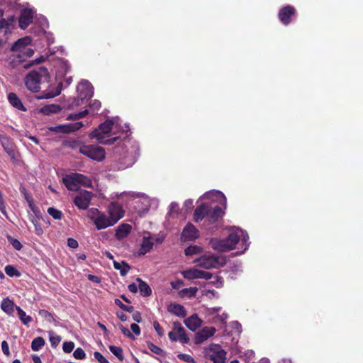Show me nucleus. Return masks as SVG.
<instances>
[{
	"label": "nucleus",
	"instance_id": "c85d7f7f",
	"mask_svg": "<svg viewBox=\"0 0 363 363\" xmlns=\"http://www.w3.org/2000/svg\"><path fill=\"white\" fill-rule=\"evenodd\" d=\"M30 40L28 37L20 38L12 45L11 50L13 52L21 51V49H25V47L30 43Z\"/></svg>",
	"mask_w": 363,
	"mask_h": 363
},
{
	"label": "nucleus",
	"instance_id": "dca6fc26",
	"mask_svg": "<svg viewBox=\"0 0 363 363\" xmlns=\"http://www.w3.org/2000/svg\"><path fill=\"white\" fill-rule=\"evenodd\" d=\"M33 19V13L31 9H23L21 13L19 20H18L19 27L23 30L26 29L29 26V25L32 23Z\"/></svg>",
	"mask_w": 363,
	"mask_h": 363
},
{
	"label": "nucleus",
	"instance_id": "4d7b16f0",
	"mask_svg": "<svg viewBox=\"0 0 363 363\" xmlns=\"http://www.w3.org/2000/svg\"><path fill=\"white\" fill-rule=\"evenodd\" d=\"M212 274L208 272L200 270L199 279H203L206 280L211 279L212 278Z\"/></svg>",
	"mask_w": 363,
	"mask_h": 363
},
{
	"label": "nucleus",
	"instance_id": "a211bd4d",
	"mask_svg": "<svg viewBox=\"0 0 363 363\" xmlns=\"http://www.w3.org/2000/svg\"><path fill=\"white\" fill-rule=\"evenodd\" d=\"M72 82V77H66L64 81L65 84L62 82H60L58 84L56 89L54 91L49 92V93H43V95L40 96V98L41 99H50V98L57 96L60 94L63 86H65V87H67L68 86H69L71 84Z\"/></svg>",
	"mask_w": 363,
	"mask_h": 363
},
{
	"label": "nucleus",
	"instance_id": "cd10ccee",
	"mask_svg": "<svg viewBox=\"0 0 363 363\" xmlns=\"http://www.w3.org/2000/svg\"><path fill=\"white\" fill-rule=\"evenodd\" d=\"M136 281L138 282V289L142 296L147 297L152 294V289L150 286L140 278H137Z\"/></svg>",
	"mask_w": 363,
	"mask_h": 363
},
{
	"label": "nucleus",
	"instance_id": "c03bdc74",
	"mask_svg": "<svg viewBox=\"0 0 363 363\" xmlns=\"http://www.w3.org/2000/svg\"><path fill=\"white\" fill-rule=\"evenodd\" d=\"M33 54V50L31 48H27L26 52L23 54H18L16 56V58L14 60L18 62H23L25 60L24 57H30Z\"/></svg>",
	"mask_w": 363,
	"mask_h": 363
},
{
	"label": "nucleus",
	"instance_id": "a878e982",
	"mask_svg": "<svg viewBox=\"0 0 363 363\" xmlns=\"http://www.w3.org/2000/svg\"><path fill=\"white\" fill-rule=\"evenodd\" d=\"M8 100H9V103L11 104V105L12 106H13L14 108H16L20 111H26V108L23 105L21 100L19 99V97L15 93H13V92L9 93L8 94Z\"/></svg>",
	"mask_w": 363,
	"mask_h": 363
},
{
	"label": "nucleus",
	"instance_id": "473e14b6",
	"mask_svg": "<svg viewBox=\"0 0 363 363\" xmlns=\"http://www.w3.org/2000/svg\"><path fill=\"white\" fill-rule=\"evenodd\" d=\"M200 270L197 269H190L182 272L183 277L186 279H199Z\"/></svg>",
	"mask_w": 363,
	"mask_h": 363
},
{
	"label": "nucleus",
	"instance_id": "9d476101",
	"mask_svg": "<svg viewBox=\"0 0 363 363\" xmlns=\"http://www.w3.org/2000/svg\"><path fill=\"white\" fill-rule=\"evenodd\" d=\"M77 91L79 92V96L77 104L79 105V101L83 99H89L94 95L93 86L90 82L84 80L82 81L77 86Z\"/></svg>",
	"mask_w": 363,
	"mask_h": 363
},
{
	"label": "nucleus",
	"instance_id": "7ed1b4c3",
	"mask_svg": "<svg viewBox=\"0 0 363 363\" xmlns=\"http://www.w3.org/2000/svg\"><path fill=\"white\" fill-rule=\"evenodd\" d=\"M62 181L67 189L70 191H77L79 184L89 186L91 184V181L88 177L78 173L66 175Z\"/></svg>",
	"mask_w": 363,
	"mask_h": 363
},
{
	"label": "nucleus",
	"instance_id": "ddd939ff",
	"mask_svg": "<svg viewBox=\"0 0 363 363\" xmlns=\"http://www.w3.org/2000/svg\"><path fill=\"white\" fill-rule=\"evenodd\" d=\"M205 358L213 363H224L226 359V352L224 350H214L209 348L205 352Z\"/></svg>",
	"mask_w": 363,
	"mask_h": 363
},
{
	"label": "nucleus",
	"instance_id": "052dcab7",
	"mask_svg": "<svg viewBox=\"0 0 363 363\" xmlns=\"http://www.w3.org/2000/svg\"><path fill=\"white\" fill-rule=\"evenodd\" d=\"M32 223H33V225L35 226L36 233L38 235L43 234V230L42 228L40 227V225L38 223V221L35 220V219H32Z\"/></svg>",
	"mask_w": 363,
	"mask_h": 363
},
{
	"label": "nucleus",
	"instance_id": "b1692460",
	"mask_svg": "<svg viewBox=\"0 0 363 363\" xmlns=\"http://www.w3.org/2000/svg\"><path fill=\"white\" fill-rule=\"evenodd\" d=\"M186 326L191 331H196L200 326L201 321L197 314H193L184 320Z\"/></svg>",
	"mask_w": 363,
	"mask_h": 363
},
{
	"label": "nucleus",
	"instance_id": "69168bd1",
	"mask_svg": "<svg viewBox=\"0 0 363 363\" xmlns=\"http://www.w3.org/2000/svg\"><path fill=\"white\" fill-rule=\"evenodd\" d=\"M133 319L137 323H141L143 320L141 313L139 311H135L133 314Z\"/></svg>",
	"mask_w": 363,
	"mask_h": 363
},
{
	"label": "nucleus",
	"instance_id": "9b49d317",
	"mask_svg": "<svg viewBox=\"0 0 363 363\" xmlns=\"http://www.w3.org/2000/svg\"><path fill=\"white\" fill-rule=\"evenodd\" d=\"M199 237V230L192 223H188L182 230L181 240L182 242L194 241Z\"/></svg>",
	"mask_w": 363,
	"mask_h": 363
},
{
	"label": "nucleus",
	"instance_id": "7c9ffc66",
	"mask_svg": "<svg viewBox=\"0 0 363 363\" xmlns=\"http://www.w3.org/2000/svg\"><path fill=\"white\" fill-rule=\"evenodd\" d=\"M14 303L9 298H4L1 303V308L7 314H11L13 312Z\"/></svg>",
	"mask_w": 363,
	"mask_h": 363
},
{
	"label": "nucleus",
	"instance_id": "8fccbe9b",
	"mask_svg": "<svg viewBox=\"0 0 363 363\" xmlns=\"http://www.w3.org/2000/svg\"><path fill=\"white\" fill-rule=\"evenodd\" d=\"M0 211L2 213L4 216L8 218L7 212L6 210V203L3 199V194L0 191Z\"/></svg>",
	"mask_w": 363,
	"mask_h": 363
},
{
	"label": "nucleus",
	"instance_id": "3c124183",
	"mask_svg": "<svg viewBox=\"0 0 363 363\" xmlns=\"http://www.w3.org/2000/svg\"><path fill=\"white\" fill-rule=\"evenodd\" d=\"M61 341V337L59 335H50V342L52 347H56Z\"/></svg>",
	"mask_w": 363,
	"mask_h": 363
},
{
	"label": "nucleus",
	"instance_id": "c9c22d12",
	"mask_svg": "<svg viewBox=\"0 0 363 363\" xmlns=\"http://www.w3.org/2000/svg\"><path fill=\"white\" fill-rule=\"evenodd\" d=\"M110 351L120 361H123L124 357L123 354V349L121 347L110 345Z\"/></svg>",
	"mask_w": 363,
	"mask_h": 363
},
{
	"label": "nucleus",
	"instance_id": "f257e3e1",
	"mask_svg": "<svg viewBox=\"0 0 363 363\" xmlns=\"http://www.w3.org/2000/svg\"><path fill=\"white\" fill-rule=\"evenodd\" d=\"M50 75L48 69L40 67L31 70L25 77V85L32 92H38L40 89V84L44 82H48Z\"/></svg>",
	"mask_w": 363,
	"mask_h": 363
},
{
	"label": "nucleus",
	"instance_id": "680f3d73",
	"mask_svg": "<svg viewBox=\"0 0 363 363\" xmlns=\"http://www.w3.org/2000/svg\"><path fill=\"white\" fill-rule=\"evenodd\" d=\"M183 284L184 282L181 279H177L171 282V286L174 289H179Z\"/></svg>",
	"mask_w": 363,
	"mask_h": 363
},
{
	"label": "nucleus",
	"instance_id": "13d9d810",
	"mask_svg": "<svg viewBox=\"0 0 363 363\" xmlns=\"http://www.w3.org/2000/svg\"><path fill=\"white\" fill-rule=\"evenodd\" d=\"M67 245L72 249H75L78 247L79 244L78 242L72 238H69L67 239Z\"/></svg>",
	"mask_w": 363,
	"mask_h": 363
},
{
	"label": "nucleus",
	"instance_id": "58836bf2",
	"mask_svg": "<svg viewBox=\"0 0 363 363\" xmlns=\"http://www.w3.org/2000/svg\"><path fill=\"white\" fill-rule=\"evenodd\" d=\"M48 213L55 220H60L62 218V213L61 211L54 208L50 207L48 209Z\"/></svg>",
	"mask_w": 363,
	"mask_h": 363
},
{
	"label": "nucleus",
	"instance_id": "09e8293b",
	"mask_svg": "<svg viewBox=\"0 0 363 363\" xmlns=\"http://www.w3.org/2000/svg\"><path fill=\"white\" fill-rule=\"evenodd\" d=\"M74 347V343L72 341L65 342L62 345L63 351L65 353H70Z\"/></svg>",
	"mask_w": 363,
	"mask_h": 363
},
{
	"label": "nucleus",
	"instance_id": "0eeeda50",
	"mask_svg": "<svg viewBox=\"0 0 363 363\" xmlns=\"http://www.w3.org/2000/svg\"><path fill=\"white\" fill-rule=\"evenodd\" d=\"M93 196L94 194L91 191H81L74 198V204L80 210H86L89 206Z\"/></svg>",
	"mask_w": 363,
	"mask_h": 363
},
{
	"label": "nucleus",
	"instance_id": "2f4dec72",
	"mask_svg": "<svg viewBox=\"0 0 363 363\" xmlns=\"http://www.w3.org/2000/svg\"><path fill=\"white\" fill-rule=\"evenodd\" d=\"M16 309L18 312V317L21 322L27 325L29 323L33 320V318L30 315H27L26 312L19 306H16Z\"/></svg>",
	"mask_w": 363,
	"mask_h": 363
},
{
	"label": "nucleus",
	"instance_id": "603ef678",
	"mask_svg": "<svg viewBox=\"0 0 363 363\" xmlns=\"http://www.w3.org/2000/svg\"><path fill=\"white\" fill-rule=\"evenodd\" d=\"M94 357L99 363H110L99 352H94Z\"/></svg>",
	"mask_w": 363,
	"mask_h": 363
},
{
	"label": "nucleus",
	"instance_id": "4468645a",
	"mask_svg": "<svg viewBox=\"0 0 363 363\" xmlns=\"http://www.w3.org/2000/svg\"><path fill=\"white\" fill-rule=\"evenodd\" d=\"M216 329L214 327H203L201 330L195 334L194 342L196 345H200L209 337L214 335Z\"/></svg>",
	"mask_w": 363,
	"mask_h": 363
},
{
	"label": "nucleus",
	"instance_id": "f03ea898",
	"mask_svg": "<svg viewBox=\"0 0 363 363\" xmlns=\"http://www.w3.org/2000/svg\"><path fill=\"white\" fill-rule=\"evenodd\" d=\"M113 126V121L110 119L106 120L104 123H101L98 128L94 129L90 134L91 138H96L99 143L112 145L117 144L121 146L123 143V140L121 137H114L112 138L105 140L104 135L108 134L111 132Z\"/></svg>",
	"mask_w": 363,
	"mask_h": 363
},
{
	"label": "nucleus",
	"instance_id": "412c9836",
	"mask_svg": "<svg viewBox=\"0 0 363 363\" xmlns=\"http://www.w3.org/2000/svg\"><path fill=\"white\" fill-rule=\"evenodd\" d=\"M167 310L169 313H173L174 315L184 318L186 316V311L185 308L179 303H172L168 306Z\"/></svg>",
	"mask_w": 363,
	"mask_h": 363
},
{
	"label": "nucleus",
	"instance_id": "f3484780",
	"mask_svg": "<svg viewBox=\"0 0 363 363\" xmlns=\"http://www.w3.org/2000/svg\"><path fill=\"white\" fill-rule=\"evenodd\" d=\"M210 211V205L207 203H203L198 206L194 213V220L198 223L202 220L205 217L208 218V214Z\"/></svg>",
	"mask_w": 363,
	"mask_h": 363
},
{
	"label": "nucleus",
	"instance_id": "774afa93",
	"mask_svg": "<svg viewBox=\"0 0 363 363\" xmlns=\"http://www.w3.org/2000/svg\"><path fill=\"white\" fill-rule=\"evenodd\" d=\"M128 288V290L131 293H134V294L137 293V291L138 290V286L135 283H132V284H129Z\"/></svg>",
	"mask_w": 363,
	"mask_h": 363
},
{
	"label": "nucleus",
	"instance_id": "49530a36",
	"mask_svg": "<svg viewBox=\"0 0 363 363\" xmlns=\"http://www.w3.org/2000/svg\"><path fill=\"white\" fill-rule=\"evenodd\" d=\"M73 356L77 359H84L86 357V353L82 348L78 347L74 350Z\"/></svg>",
	"mask_w": 363,
	"mask_h": 363
},
{
	"label": "nucleus",
	"instance_id": "5701e85b",
	"mask_svg": "<svg viewBox=\"0 0 363 363\" xmlns=\"http://www.w3.org/2000/svg\"><path fill=\"white\" fill-rule=\"evenodd\" d=\"M174 330H175L178 335V340L183 344L188 343L189 338L186 333L184 328L182 326L179 321L174 322Z\"/></svg>",
	"mask_w": 363,
	"mask_h": 363
},
{
	"label": "nucleus",
	"instance_id": "5fc2aeb1",
	"mask_svg": "<svg viewBox=\"0 0 363 363\" xmlns=\"http://www.w3.org/2000/svg\"><path fill=\"white\" fill-rule=\"evenodd\" d=\"M119 328H120L122 333L125 336H126L128 337H130V338H131L133 340L135 339L134 335L130 332V330L128 328H125L123 325H121Z\"/></svg>",
	"mask_w": 363,
	"mask_h": 363
},
{
	"label": "nucleus",
	"instance_id": "0e129e2a",
	"mask_svg": "<svg viewBox=\"0 0 363 363\" xmlns=\"http://www.w3.org/2000/svg\"><path fill=\"white\" fill-rule=\"evenodd\" d=\"M130 329L136 335H139L140 334V328L138 324L132 323L130 325Z\"/></svg>",
	"mask_w": 363,
	"mask_h": 363
},
{
	"label": "nucleus",
	"instance_id": "e433bc0d",
	"mask_svg": "<svg viewBox=\"0 0 363 363\" xmlns=\"http://www.w3.org/2000/svg\"><path fill=\"white\" fill-rule=\"evenodd\" d=\"M6 274L11 277H19L21 276V272L13 265H7L5 267Z\"/></svg>",
	"mask_w": 363,
	"mask_h": 363
},
{
	"label": "nucleus",
	"instance_id": "423d86ee",
	"mask_svg": "<svg viewBox=\"0 0 363 363\" xmlns=\"http://www.w3.org/2000/svg\"><path fill=\"white\" fill-rule=\"evenodd\" d=\"M197 266L210 269L212 268H218L223 266L225 263L220 262L219 257L215 255H203L194 261Z\"/></svg>",
	"mask_w": 363,
	"mask_h": 363
},
{
	"label": "nucleus",
	"instance_id": "aec40b11",
	"mask_svg": "<svg viewBox=\"0 0 363 363\" xmlns=\"http://www.w3.org/2000/svg\"><path fill=\"white\" fill-rule=\"evenodd\" d=\"M4 11L0 9V30L5 29L6 32L12 28L15 23L14 16H9L6 18H3Z\"/></svg>",
	"mask_w": 363,
	"mask_h": 363
},
{
	"label": "nucleus",
	"instance_id": "39448f33",
	"mask_svg": "<svg viewBox=\"0 0 363 363\" xmlns=\"http://www.w3.org/2000/svg\"><path fill=\"white\" fill-rule=\"evenodd\" d=\"M79 151L89 159H105V150L98 145H83Z\"/></svg>",
	"mask_w": 363,
	"mask_h": 363
},
{
	"label": "nucleus",
	"instance_id": "a19ab883",
	"mask_svg": "<svg viewBox=\"0 0 363 363\" xmlns=\"http://www.w3.org/2000/svg\"><path fill=\"white\" fill-rule=\"evenodd\" d=\"M39 315L44 318L49 323L55 322L53 315L47 310L41 309L38 312Z\"/></svg>",
	"mask_w": 363,
	"mask_h": 363
},
{
	"label": "nucleus",
	"instance_id": "ea45409f",
	"mask_svg": "<svg viewBox=\"0 0 363 363\" xmlns=\"http://www.w3.org/2000/svg\"><path fill=\"white\" fill-rule=\"evenodd\" d=\"M102 212L100 211L98 208H91L88 210L87 216L94 223L96 220V218H97V216H99V215Z\"/></svg>",
	"mask_w": 363,
	"mask_h": 363
},
{
	"label": "nucleus",
	"instance_id": "338daca9",
	"mask_svg": "<svg viewBox=\"0 0 363 363\" xmlns=\"http://www.w3.org/2000/svg\"><path fill=\"white\" fill-rule=\"evenodd\" d=\"M177 332L173 330L172 331H170L168 333V336L172 341H177L178 335H177Z\"/></svg>",
	"mask_w": 363,
	"mask_h": 363
},
{
	"label": "nucleus",
	"instance_id": "bf43d9fd",
	"mask_svg": "<svg viewBox=\"0 0 363 363\" xmlns=\"http://www.w3.org/2000/svg\"><path fill=\"white\" fill-rule=\"evenodd\" d=\"M43 60H44V59H43V57H40V58H38V59H36V60H33V61H32L31 62H30V63H26V64H25V65H23V68H25V69H28V68H30L32 65H35V64H39V63H40Z\"/></svg>",
	"mask_w": 363,
	"mask_h": 363
},
{
	"label": "nucleus",
	"instance_id": "6ab92c4d",
	"mask_svg": "<svg viewBox=\"0 0 363 363\" xmlns=\"http://www.w3.org/2000/svg\"><path fill=\"white\" fill-rule=\"evenodd\" d=\"M224 212L219 206H216L213 208L210 206V211L209 213L208 214L207 219L208 220L209 223H213L221 218Z\"/></svg>",
	"mask_w": 363,
	"mask_h": 363
},
{
	"label": "nucleus",
	"instance_id": "72a5a7b5",
	"mask_svg": "<svg viewBox=\"0 0 363 363\" xmlns=\"http://www.w3.org/2000/svg\"><path fill=\"white\" fill-rule=\"evenodd\" d=\"M45 344V340L42 337L34 338L31 342V349L33 351L40 350Z\"/></svg>",
	"mask_w": 363,
	"mask_h": 363
},
{
	"label": "nucleus",
	"instance_id": "f8f14e48",
	"mask_svg": "<svg viewBox=\"0 0 363 363\" xmlns=\"http://www.w3.org/2000/svg\"><path fill=\"white\" fill-rule=\"evenodd\" d=\"M107 212L111 219L116 220V223L124 216L122 205L116 201L111 202L107 207Z\"/></svg>",
	"mask_w": 363,
	"mask_h": 363
},
{
	"label": "nucleus",
	"instance_id": "f704fd0d",
	"mask_svg": "<svg viewBox=\"0 0 363 363\" xmlns=\"http://www.w3.org/2000/svg\"><path fill=\"white\" fill-rule=\"evenodd\" d=\"M203 249L198 245H190L184 250V253L186 256H191L201 253Z\"/></svg>",
	"mask_w": 363,
	"mask_h": 363
},
{
	"label": "nucleus",
	"instance_id": "c756f323",
	"mask_svg": "<svg viewBox=\"0 0 363 363\" xmlns=\"http://www.w3.org/2000/svg\"><path fill=\"white\" fill-rule=\"evenodd\" d=\"M113 267L116 270L120 271V274L122 277L125 276L130 269V266L125 261L121 262L113 261Z\"/></svg>",
	"mask_w": 363,
	"mask_h": 363
},
{
	"label": "nucleus",
	"instance_id": "6e6552de",
	"mask_svg": "<svg viewBox=\"0 0 363 363\" xmlns=\"http://www.w3.org/2000/svg\"><path fill=\"white\" fill-rule=\"evenodd\" d=\"M296 13V10L294 6L286 5L279 10L278 13V18L283 25L288 26L291 23Z\"/></svg>",
	"mask_w": 363,
	"mask_h": 363
},
{
	"label": "nucleus",
	"instance_id": "1a4fd4ad",
	"mask_svg": "<svg viewBox=\"0 0 363 363\" xmlns=\"http://www.w3.org/2000/svg\"><path fill=\"white\" fill-rule=\"evenodd\" d=\"M84 126L82 122H76L74 123H67L64 125H59L56 126L50 127L48 129L50 131L55 133H65L69 134L72 132L79 130Z\"/></svg>",
	"mask_w": 363,
	"mask_h": 363
},
{
	"label": "nucleus",
	"instance_id": "20e7f679",
	"mask_svg": "<svg viewBox=\"0 0 363 363\" xmlns=\"http://www.w3.org/2000/svg\"><path fill=\"white\" fill-rule=\"evenodd\" d=\"M239 241V235L236 233H230L225 239L217 240L213 243V247L220 252H228L235 249Z\"/></svg>",
	"mask_w": 363,
	"mask_h": 363
},
{
	"label": "nucleus",
	"instance_id": "2eb2a0df",
	"mask_svg": "<svg viewBox=\"0 0 363 363\" xmlns=\"http://www.w3.org/2000/svg\"><path fill=\"white\" fill-rule=\"evenodd\" d=\"M94 224L97 230H102L114 225L116 224V220H113L108 215L107 216L105 213L102 212L99 216L96 218Z\"/></svg>",
	"mask_w": 363,
	"mask_h": 363
},
{
	"label": "nucleus",
	"instance_id": "79ce46f5",
	"mask_svg": "<svg viewBox=\"0 0 363 363\" xmlns=\"http://www.w3.org/2000/svg\"><path fill=\"white\" fill-rule=\"evenodd\" d=\"M147 344L148 349L152 352H153L157 355H160V356H162L164 354V351L162 350V349H161L158 346L155 345V344H153L151 342H147Z\"/></svg>",
	"mask_w": 363,
	"mask_h": 363
},
{
	"label": "nucleus",
	"instance_id": "bb28decb",
	"mask_svg": "<svg viewBox=\"0 0 363 363\" xmlns=\"http://www.w3.org/2000/svg\"><path fill=\"white\" fill-rule=\"evenodd\" d=\"M62 110V107L58 104H50V105H45L43 106L40 109V113L46 115L50 116L51 114H55L59 113Z\"/></svg>",
	"mask_w": 363,
	"mask_h": 363
},
{
	"label": "nucleus",
	"instance_id": "e2e57ef3",
	"mask_svg": "<svg viewBox=\"0 0 363 363\" xmlns=\"http://www.w3.org/2000/svg\"><path fill=\"white\" fill-rule=\"evenodd\" d=\"M29 208L30 210L35 213V216L40 213V210L38 207L34 204L33 200L30 201V203H28Z\"/></svg>",
	"mask_w": 363,
	"mask_h": 363
},
{
	"label": "nucleus",
	"instance_id": "a18cd8bd",
	"mask_svg": "<svg viewBox=\"0 0 363 363\" xmlns=\"http://www.w3.org/2000/svg\"><path fill=\"white\" fill-rule=\"evenodd\" d=\"M198 289L196 287H190L182 289L179 291L180 296H184L187 293L189 294V296H195Z\"/></svg>",
	"mask_w": 363,
	"mask_h": 363
},
{
	"label": "nucleus",
	"instance_id": "4be33fe9",
	"mask_svg": "<svg viewBox=\"0 0 363 363\" xmlns=\"http://www.w3.org/2000/svg\"><path fill=\"white\" fill-rule=\"evenodd\" d=\"M154 242L151 240L150 237H144L140 245V247L138 251V256L145 255L150 252L153 247Z\"/></svg>",
	"mask_w": 363,
	"mask_h": 363
},
{
	"label": "nucleus",
	"instance_id": "37998d69",
	"mask_svg": "<svg viewBox=\"0 0 363 363\" xmlns=\"http://www.w3.org/2000/svg\"><path fill=\"white\" fill-rule=\"evenodd\" d=\"M114 303H115L116 305H117L118 307H120L122 310H123L125 311H127V312H129V313H132L134 311V307L133 306L125 305L118 298H115Z\"/></svg>",
	"mask_w": 363,
	"mask_h": 363
},
{
	"label": "nucleus",
	"instance_id": "393cba45",
	"mask_svg": "<svg viewBox=\"0 0 363 363\" xmlns=\"http://www.w3.org/2000/svg\"><path fill=\"white\" fill-rule=\"evenodd\" d=\"M132 226L127 223H123L118 226L116 230V237L117 239H123L130 233Z\"/></svg>",
	"mask_w": 363,
	"mask_h": 363
},
{
	"label": "nucleus",
	"instance_id": "4c0bfd02",
	"mask_svg": "<svg viewBox=\"0 0 363 363\" xmlns=\"http://www.w3.org/2000/svg\"><path fill=\"white\" fill-rule=\"evenodd\" d=\"M8 242L13 246V247L16 250H21L23 247L22 244L18 240L13 238L10 235H7L6 236Z\"/></svg>",
	"mask_w": 363,
	"mask_h": 363
},
{
	"label": "nucleus",
	"instance_id": "864d4df0",
	"mask_svg": "<svg viewBox=\"0 0 363 363\" xmlns=\"http://www.w3.org/2000/svg\"><path fill=\"white\" fill-rule=\"evenodd\" d=\"M153 327H154L155 331L157 332V335L160 337H162L164 335V330H163L162 328L161 327V325H160L158 321L155 320L153 322Z\"/></svg>",
	"mask_w": 363,
	"mask_h": 363
},
{
	"label": "nucleus",
	"instance_id": "6e6d98bb",
	"mask_svg": "<svg viewBox=\"0 0 363 363\" xmlns=\"http://www.w3.org/2000/svg\"><path fill=\"white\" fill-rule=\"evenodd\" d=\"M1 349H2L3 353L5 355H6V356L10 355L9 346L8 342L6 340L2 341Z\"/></svg>",
	"mask_w": 363,
	"mask_h": 363
},
{
	"label": "nucleus",
	"instance_id": "de8ad7c7",
	"mask_svg": "<svg viewBox=\"0 0 363 363\" xmlns=\"http://www.w3.org/2000/svg\"><path fill=\"white\" fill-rule=\"evenodd\" d=\"M178 359L187 363H196L194 359L187 354H179L177 355Z\"/></svg>",
	"mask_w": 363,
	"mask_h": 363
}]
</instances>
